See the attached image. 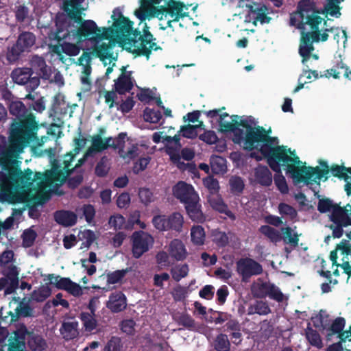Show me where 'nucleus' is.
<instances>
[{
    "mask_svg": "<svg viewBox=\"0 0 351 351\" xmlns=\"http://www.w3.org/2000/svg\"><path fill=\"white\" fill-rule=\"evenodd\" d=\"M150 157L140 158L134 164L133 167V171L134 173H138L140 171L145 170L150 162Z\"/></svg>",
    "mask_w": 351,
    "mask_h": 351,
    "instance_id": "64",
    "label": "nucleus"
},
{
    "mask_svg": "<svg viewBox=\"0 0 351 351\" xmlns=\"http://www.w3.org/2000/svg\"><path fill=\"white\" fill-rule=\"evenodd\" d=\"M22 217V210L14 209L12 215L8 217L3 222L0 221V228L8 230L13 227L15 223H18Z\"/></svg>",
    "mask_w": 351,
    "mask_h": 351,
    "instance_id": "40",
    "label": "nucleus"
},
{
    "mask_svg": "<svg viewBox=\"0 0 351 351\" xmlns=\"http://www.w3.org/2000/svg\"><path fill=\"white\" fill-rule=\"evenodd\" d=\"M267 296L277 302H282L284 300V295L278 287L273 284L270 285Z\"/></svg>",
    "mask_w": 351,
    "mask_h": 351,
    "instance_id": "62",
    "label": "nucleus"
},
{
    "mask_svg": "<svg viewBox=\"0 0 351 351\" xmlns=\"http://www.w3.org/2000/svg\"><path fill=\"white\" fill-rule=\"evenodd\" d=\"M138 196L141 202L145 205L154 201L153 193L150 190L146 188L139 189Z\"/></svg>",
    "mask_w": 351,
    "mask_h": 351,
    "instance_id": "60",
    "label": "nucleus"
},
{
    "mask_svg": "<svg viewBox=\"0 0 351 351\" xmlns=\"http://www.w3.org/2000/svg\"><path fill=\"white\" fill-rule=\"evenodd\" d=\"M185 208L192 221L197 223H202L205 221L206 217L201 210L199 201L189 202L185 204Z\"/></svg>",
    "mask_w": 351,
    "mask_h": 351,
    "instance_id": "25",
    "label": "nucleus"
},
{
    "mask_svg": "<svg viewBox=\"0 0 351 351\" xmlns=\"http://www.w3.org/2000/svg\"><path fill=\"white\" fill-rule=\"evenodd\" d=\"M317 208L321 213H330V220L332 222L341 223L347 221V211L351 210V205L347 204L345 207L342 208L335 204L329 199H321L319 200Z\"/></svg>",
    "mask_w": 351,
    "mask_h": 351,
    "instance_id": "9",
    "label": "nucleus"
},
{
    "mask_svg": "<svg viewBox=\"0 0 351 351\" xmlns=\"http://www.w3.org/2000/svg\"><path fill=\"white\" fill-rule=\"evenodd\" d=\"M36 232L32 228L24 231L23 234V245L26 247L32 246L36 238Z\"/></svg>",
    "mask_w": 351,
    "mask_h": 351,
    "instance_id": "56",
    "label": "nucleus"
},
{
    "mask_svg": "<svg viewBox=\"0 0 351 351\" xmlns=\"http://www.w3.org/2000/svg\"><path fill=\"white\" fill-rule=\"evenodd\" d=\"M74 155L75 154L69 153L64 156L63 167L53 164L51 170L47 171L45 174L33 172L34 177L30 180L29 183L38 189L42 197L53 192L56 186L62 184L66 180L68 171L71 170V162Z\"/></svg>",
    "mask_w": 351,
    "mask_h": 351,
    "instance_id": "5",
    "label": "nucleus"
},
{
    "mask_svg": "<svg viewBox=\"0 0 351 351\" xmlns=\"http://www.w3.org/2000/svg\"><path fill=\"white\" fill-rule=\"evenodd\" d=\"M36 41L35 36L30 32L21 34L15 45L8 51L7 58L10 62L16 61L20 54L25 51H29L34 45Z\"/></svg>",
    "mask_w": 351,
    "mask_h": 351,
    "instance_id": "12",
    "label": "nucleus"
},
{
    "mask_svg": "<svg viewBox=\"0 0 351 351\" xmlns=\"http://www.w3.org/2000/svg\"><path fill=\"white\" fill-rule=\"evenodd\" d=\"M180 134H177L174 136H165L163 140L165 151L169 156L172 162L175 164L180 165V150L182 145L180 143Z\"/></svg>",
    "mask_w": 351,
    "mask_h": 351,
    "instance_id": "20",
    "label": "nucleus"
},
{
    "mask_svg": "<svg viewBox=\"0 0 351 351\" xmlns=\"http://www.w3.org/2000/svg\"><path fill=\"white\" fill-rule=\"evenodd\" d=\"M82 164L83 163H81L79 160L78 163L75 166V167L68 171L66 178H68V184L71 188H75L83 180L82 173L78 171V167Z\"/></svg>",
    "mask_w": 351,
    "mask_h": 351,
    "instance_id": "35",
    "label": "nucleus"
},
{
    "mask_svg": "<svg viewBox=\"0 0 351 351\" xmlns=\"http://www.w3.org/2000/svg\"><path fill=\"white\" fill-rule=\"evenodd\" d=\"M93 314L88 313H82L81 319L85 330L87 331H92L96 327V320L93 316Z\"/></svg>",
    "mask_w": 351,
    "mask_h": 351,
    "instance_id": "51",
    "label": "nucleus"
},
{
    "mask_svg": "<svg viewBox=\"0 0 351 351\" xmlns=\"http://www.w3.org/2000/svg\"><path fill=\"white\" fill-rule=\"evenodd\" d=\"M343 1L328 0L322 8L311 0H302L298 4L297 12L291 14L290 25L302 30L299 53L302 58V63L307 68L312 66L313 61L319 59V56L313 53V43L327 40L328 32L334 34V39L337 43L341 36L343 39V47H346L348 40L346 32L339 27H329L325 19L328 14L336 18L341 16L339 4Z\"/></svg>",
    "mask_w": 351,
    "mask_h": 351,
    "instance_id": "4",
    "label": "nucleus"
},
{
    "mask_svg": "<svg viewBox=\"0 0 351 351\" xmlns=\"http://www.w3.org/2000/svg\"><path fill=\"white\" fill-rule=\"evenodd\" d=\"M291 151H294L295 152V154L297 157L298 158V160L302 162V165H304V171H298V176L300 177V180L297 182H294L291 176H289L286 171L285 169H282L280 171H278L275 172L279 173L278 174H276L274 176V184L277 188V189L280 192V193L285 195L287 194L289 191V186L287 184V180L285 177L281 174V172L284 171L285 172V174L288 178L291 179L293 184L295 186H301V185H313V184H319V181L321 179L325 177V179H326V175L328 173V167L326 165V163H324L322 167H324L323 169L320 170L318 167L313 168L311 167L306 166V162H302L300 160L299 156L297 154V152L295 149H291L289 148ZM271 169L274 171V170L271 167Z\"/></svg>",
    "mask_w": 351,
    "mask_h": 351,
    "instance_id": "6",
    "label": "nucleus"
},
{
    "mask_svg": "<svg viewBox=\"0 0 351 351\" xmlns=\"http://www.w3.org/2000/svg\"><path fill=\"white\" fill-rule=\"evenodd\" d=\"M214 347L217 351H229L230 343L227 335H219L215 340Z\"/></svg>",
    "mask_w": 351,
    "mask_h": 351,
    "instance_id": "48",
    "label": "nucleus"
},
{
    "mask_svg": "<svg viewBox=\"0 0 351 351\" xmlns=\"http://www.w3.org/2000/svg\"><path fill=\"white\" fill-rule=\"evenodd\" d=\"M54 218L58 223L66 227L73 226L77 221V216L73 212L64 210L56 211Z\"/></svg>",
    "mask_w": 351,
    "mask_h": 351,
    "instance_id": "28",
    "label": "nucleus"
},
{
    "mask_svg": "<svg viewBox=\"0 0 351 351\" xmlns=\"http://www.w3.org/2000/svg\"><path fill=\"white\" fill-rule=\"evenodd\" d=\"M250 179L256 184L268 186L272 183V174L267 167L259 165L254 169Z\"/></svg>",
    "mask_w": 351,
    "mask_h": 351,
    "instance_id": "21",
    "label": "nucleus"
},
{
    "mask_svg": "<svg viewBox=\"0 0 351 351\" xmlns=\"http://www.w3.org/2000/svg\"><path fill=\"white\" fill-rule=\"evenodd\" d=\"M144 120L147 122L156 123L162 118L161 112L149 108H146L143 112Z\"/></svg>",
    "mask_w": 351,
    "mask_h": 351,
    "instance_id": "49",
    "label": "nucleus"
},
{
    "mask_svg": "<svg viewBox=\"0 0 351 351\" xmlns=\"http://www.w3.org/2000/svg\"><path fill=\"white\" fill-rule=\"evenodd\" d=\"M9 110L11 114L17 119L23 118L26 113V108L21 101H12L9 106Z\"/></svg>",
    "mask_w": 351,
    "mask_h": 351,
    "instance_id": "42",
    "label": "nucleus"
},
{
    "mask_svg": "<svg viewBox=\"0 0 351 351\" xmlns=\"http://www.w3.org/2000/svg\"><path fill=\"white\" fill-rule=\"evenodd\" d=\"M346 236L351 239V230L345 231ZM332 267L340 266L349 276H351V241L343 240L330 254Z\"/></svg>",
    "mask_w": 351,
    "mask_h": 351,
    "instance_id": "8",
    "label": "nucleus"
},
{
    "mask_svg": "<svg viewBox=\"0 0 351 351\" xmlns=\"http://www.w3.org/2000/svg\"><path fill=\"white\" fill-rule=\"evenodd\" d=\"M128 269L117 270L107 276V282L108 284H115L119 282L127 274Z\"/></svg>",
    "mask_w": 351,
    "mask_h": 351,
    "instance_id": "58",
    "label": "nucleus"
},
{
    "mask_svg": "<svg viewBox=\"0 0 351 351\" xmlns=\"http://www.w3.org/2000/svg\"><path fill=\"white\" fill-rule=\"evenodd\" d=\"M57 30L56 32V38L58 40H63V42L59 45H56L53 47V51L58 56L59 60L63 62L66 63L69 62H73L76 64L71 58H65L62 55V53L69 56H77L82 49V43H75L73 40H70L66 38L60 37L59 33L63 29H65V26L62 23L60 18H58L56 21Z\"/></svg>",
    "mask_w": 351,
    "mask_h": 351,
    "instance_id": "7",
    "label": "nucleus"
},
{
    "mask_svg": "<svg viewBox=\"0 0 351 351\" xmlns=\"http://www.w3.org/2000/svg\"><path fill=\"white\" fill-rule=\"evenodd\" d=\"M191 241L196 245H202L205 241V231L201 226H193L191 229Z\"/></svg>",
    "mask_w": 351,
    "mask_h": 351,
    "instance_id": "37",
    "label": "nucleus"
},
{
    "mask_svg": "<svg viewBox=\"0 0 351 351\" xmlns=\"http://www.w3.org/2000/svg\"><path fill=\"white\" fill-rule=\"evenodd\" d=\"M199 138L204 143L213 145L218 141V137L216 133L212 130H207L203 134H200Z\"/></svg>",
    "mask_w": 351,
    "mask_h": 351,
    "instance_id": "59",
    "label": "nucleus"
},
{
    "mask_svg": "<svg viewBox=\"0 0 351 351\" xmlns=\"http://www.w3.org/2000/svg\"><path fill=\"white\" fill-rule=\"evenodd\" d=\"M84 0H67L64 3V11L68 18L62 23L65 26L59 36L66 38L75 43H86L100 60L110 64L116 56L113 47L119 43L126 51L149 58L152 51L157 50L155 39L149 32L146 20L156 17L160 21L162 29L171 28L188 14L189 7L180 1L170 0L160 8L156 5L162 0H140V6L134 11V15L140 21L143 34L133 30V23L125 17L119 8H115L111 16L112 25L109 27H99L93 20H85L81 23L82 3Z\"/></svg>",
    "mask_w": 351,
    "mask_h": 351,
    "instance_id": "1",
    "label": "nucleus"
},
{
    "mask_svg": "<svg viewBox=\"0 0 351 351\" xmlns=\"http://www.w3.org/2000/svg\"><path fill=\"white\" fill-rule=\"evenodd\" d=\"M26 327L24 325L17 326L13 335H11L7 343L2 346L0 351H25L24 336Z\"/></svg>",
    "mask_w": 351,
    "mask_h": 351,
    "instance_id": "17",
    "label": "nucleus"
},
{
    "mask_svg": "<svg viewBox=\"0 0 351 351\" xmlns=\"http://www.w3.org/2000/svg\"><path fill=\"white\" fill-rule=\"evenodd\" d=\"M189 288L178 285L176 287L173 291L172 295L175 300L181 301L184 300L189 295Z\"/></svg>",
    "mask_w": 351,
    "mask_h": 351,
    "instance_id": "57",
    "label": "nucleus"
},
{
    "mask_svg": "<svg viewBox=\"0 0 351 351\" xmlns=\"http://www.w3.org/2000/svg\"><path fill=\"white\" fill-rule=\"evenodd\" d=\"M169 229L181 232L184 223L183 216L180 213H173L168 217Z\"/></svg>",
    "mask_w": 351,
    "mask_h": 351,
    "instance_id": "39",
    "label": "nucleus"
},
{
    "mask_svg": "<svg viewBox=\"0 0 351 351\" xmlns=\"http://www.w3.org/2000/svg\"><path fill=\"white\" fill-rule=\"evenodd\" d=\"M271 312L270 308L266 302L256 300L248 307V314H258L265 315Z\"/></svg>",
    "mask_w": 351,
    "mask_h": 351,
    "instance_id": "36",
    "label": "nucleus"
},
{
    "mask_svg": "<svg viewBox=\"0 0 351 351\" xmlns=\"http://www.w3.org/2000/svg\"><path fill=\"white\" fill-rule=\"evenodd\" d=\"M313 322L315 327L322 328L326 330L328 324V317L324 311H320L319 314L313 317Z\"/></svg>",
    "mask_w": 351,
    "mask_h": 351,
    "instance_id": "53",
    "label": "nucleus"
},
{
    "mask_svg": "<svg viewBox=\"0 0 351 351\" xmlns=\"http://www.w3.org/2000/svg\"><path fill=\"white\" fill-rule=\"evenodd\" d=\"M38 126L33 117L28 116L18 122L12 123L9 131V143L7 138L0 135V198L7 201L23 199L24 196L16 197L13 183H18L17 178L24 184L25 180L33 179V171L19 169L20 161L17 160L23 149L29 145L36 149L49 140V136L38 138L36 136Z\"/></svg>",
    "mask_w": 351,
    "mask_h": 351,
    "instance_id": "3",
    "label": "nucleus"
},
{
    "mask_svg": "<svg viewBox=\"0 0 351 351\" xmlns=\"http://www.w3.org/2000/svg\"><path fill=\"white\" fill-rule=\"evenodd\" d=\"M27 339V344L29 348L34 351H42L45 349V342L43 338L34 334L28 332L26 329V333L24 336V346H25V340Z\"/></svg>",
    "mask_w": 351,
    "mask_h": 351,
    "instance_id": "31",
    "label": "nucleus"
},
{
    "mask_svg": "<svg viewBox=\"0 0 351 351\" xmlns=\"http://www.w3.org/2000/svg\"><path fill=\"white\" fill-rule=\"evenodd\" d=\"M259 230L273 243H277L282 240L281 232L269 226H262Z\"/></svg>",
    "mask_w": 351,
    "mask_h": 351,
    "instance_id": "38",
    "label": "nucleus"
},
{
    "mask_svg": "<svg viewBox=\"0 0 351 351\" xmlns=\"http://www.w3.org/2000/svg\"><path fill=\"white\" fill-rule=\"evenodd\" d=\"M4 277L0 278V291L4 290V295L12 294L19 285V271L12 264L3 267Z\"/></svg>",
    "mask_w": 351,
    "mask_h": 351,
    "instance_id": "14",
    "label": "nucleus"
},
{
    "mask_svg": "<svg viewBox=\"0 0 351 351\" xmlns=\"http://www.w3.org/2000/svg\"><path fill=\"white\" fill-rule=\"evenodd\" d=\"M239 6L246 8L248 10V14L245 19L246 22L252 21L255 25L258 22L261 24L269 23L271 19L267 16V8L264 5L252 3L250 0H239Z\"/></svg>",
    "mask_w": 351,
    "mask_h": 351,
    "instance_id": "10",
    "label": "nucleus"
},
{
    "mask_svg": "<svg viewBox=\"0 0 351 351\" xmlns=\"http://www.w3.org/2000/svg\"><path fill=\"white\" fill-rule=\"evenodd\" d=\"M306 337L308 342L313 346L321 348L323 346L322 341L319 334L311 328H307L306 330Z\"/></svg>",
    "mask_w": 351,
    "mask_h": 351,
    "instance_id": "44",
    "label": "nucleus"
},
{
    "mask_svg": "<svg viewBox=\"0 0 351 351\" xmlns=\"http://www.w3.org/2000/svg\"><path fill=\"white\" fill-rule=\"evenodd\" d=\"M218 123L221 130L230 132L232 141L245 149L258 150L261 156L255 152L251 157L261 160L267 158L270 167L279 171L285 169L294 182L300 180L298 171H304V165L298 160L295 152L287 146L279 145L277 138L269 137L266 131L258 125L257 121L251 116H229L223 112Z\"/></svg>",
    "mask_w": 351,
    "mask_h": 351,
    "instance_id": "2",
    "label": "nucleus"
},
{
    "mask_svg": "<svg viewBox=\"0 0 351 351\" xmlns=\"http://www.w3.org/2000/svg\"><path fill=\"white\" fill-rule=\"evenodd\" d=\"M132 253L133 256L138 258L152 246L154 239L152 237L145 232H135L132 235Z\"/></svg>",
    "mask_w": 351,
    "mask_h": 351,
    "instance_id": "16",
    "label": "nucleus"
},
{
    "mask_svg": "<svg viewBox=\"0 0 351 351\" xmlns=\"http://www.w3.org/2000/svg\"><path fill=\"white\" fill-rule=\"evenodd\" d=\"M230 190L235 194L241 193L244 189V182L243 179L237 176H232L229 180Z\"/></svg>",
    "mask_w": 351,
    "mask_h": 351,
    "instance_id": "50",
    "label": "nucleus"
},
{
    "mask_svg": "<svg viewBox=\"0 0 351 351\" xmlns=\"http://www.w3.org/2000/svg\"><path fill=\"white\" fill-rule=\"evenodd\" d=\"M32 69L41 76L43 79H49L52 73V69L47 66L45 60L38 56H34L30 60Z\"/></svg>",
    "mask_w": 351,
    "mask_h": 351,
    "instance_id": "23",
    "label": "nucleus"
},
{
    "mask_svg": "<svg viewBox=\"0 0 351 351\" xmlns=\"http://www.w3.org/2000/svg\"><path fill=\"white\" fill-rule=\"evenodd\" d=\"M123 135H119L117 138H108L105 141L99 135L94 136L92 138V145L88 148L84 157L80 159L81 163L90 157H93L97 153L107 149L114 147V145H120L123 142Z\"/></svg>",
    "mask_w": 351,
    "mask_h": 351,
    "instance_id": "11",
    "label": "nucleus"
},
{
    "mask_svg": "<svg viewBox=\"0 0 351 351\" xmlns=\"http://www.w3.org/2000/svg\"><path fill=\"white\" fill-rule=\"evenodd\" d=\"M91 53L84 52L77 60V64L80 68V83L82 91L85 93L89 92L92 88L91 74Z\"/></svg>",
    "mask_w": 351,
    "mask_h": 351,
    "instance_id": "15",
    "label": "nucleus"
},
{
    "mask_svg": "<svg viewBox=\"0 0 351 351\" xmlns=\"http://www.w3.org/2000/svg\"><path fill=\"white\" fill-rule=\"evenodd\" d=\"M126 306V298L121 292L111 294L107 303V307L112 312L121 311Z\"/></svg>",
    "mask_w": 351,
    "mask_h": 351,
    "instance_id": "26",
    "label": "nucleus"
},
{
    "mask_svg": "<svg viewBox=\"0 0 351 351\" xmlns=\"http://www.w3.org/2000/svg\"><path fill=\"white\" fill-rule=\"evenodd\" d=\"M282 239L286 244H289L290 246L295 247L298 245V234L295 229L290 227L282 228L281 229Z\"/></svg>",
    "mask_w": 351,
    "mask_h": 351,
    "instance_id": "34",
    "label": "nucleus"
},
{
    "mask_svg": "<svg viewBox=\"0 0 351 351\" xmlns=\"http://www.w3.org/2000/svg\"><path fill=\"white\" fill-rule=\"evenodd\" d=\"M169 253L171 257L177 261L184 260L187 254L184 243L179 239H174L170 243Z\"/></svg>",
    "mask_w": 351,
    "mask_h": 351,
    "instance_id": "27",
    "label": "nucleus"
},
{
    "mask_svg": "<svg viewBox=\"0 0 351 351\" xmlns=\"http://www.w3.org/2000/svg\"><path fill=\"white\" fill-rule=\"evenodd\" d=\"M189 271V267L186 264H180L172 267L171 274L176 281H180L188 275Z\"/></svg>",
    "mask_w": 351,
    "mask_h": 351,
    "instance_id": "46",
    "label": "nucleus"
},
{
    "mask_svg": "<svg viewBox=\"0 0 351 351\" xmlns=\"http://www.w3.org/2000/svg\"><path fill=\"white\" fill-rule=\"evenodd\" d=\"M31 69H21L19 68L14 69L12 72V78L13 81L19 84H33V88L37 87L39 84V80L38 79L32 78L30 80Z\"/></svg>",
    "mask_w": 351,
    "mask_h": 351,
    "instance_id": "22",
    "label": "nucleus"
},
{
    "mask_svg": "<svg viewBox=\"0 0 351 351\" xmlns=\"http://www.w3.org/2000/svg\"><path fill=\"white\" fill-rule=\"evenodd\" d=\"M109 169L110 167L107 158H102L95 167V173L98 176H104L108 172Z\"/></svg>",
    "mask_w": 351,
    "mask_h": 351,
    "instance_id": "61",
    "label": "nucleus"
},
{
    "mask_svg": "<svg viewBox=\"0 0 351 351\" xmlns=\"http://www.w3.org/2000/svg\"><path fill=\"white\" fill-rule=\"evenodd\" d=\"M77 326L76 322H64L60 329L63 338L66 340L75 338L78 334Z\"/></svg>",
    "mask_w": 351,
    "mask_h": 351,
    "instance_id": "33",
    "label": "nucleus"
},
{
    "mask_svg": "<svg viewBox=\"0 0 351 351\" xmlns=\"http://www.w3.org/2000/svg\"><path fill=\"white\" fill-rule=\"evenodd\" d=\"M208 202L210 206L217 212L225 214L228 217L232 220L235 219L234 215L228 209V206L224 203L221 197L217 193L215 195H210L208 197Z\"/></svg>",
    "mask_w": 351,
    "mask_h": 351,
    "instance_id": "24",
    "label": "nucleus"
},
{
    "mask_svg": "<svg viewBox=\"0 0 351 351\" xmlns=\"http://www.w3.org/2000/svg\"><path fill=\"white\" fill-rule=\"evenodd\" d=\"M203 126V123L201 122L198 125H187L182 126L179 132L180 136L187 138H194L197 136V129Z\"/></svg>",
    "mask_w": 351,
    "mask_h": 351,
    "instance_id": "45",
    "label": "nucleus"
},
{
    "mask_svg": "<svg viewBox=\"0 0 351 351\" xmlns=\"http://www.w3.org/2000/svg\"><path fill=\"white\" fill-rule=\"evenodd\" d=\"M45 280H49L50 284L56 285L57 288L60 289H64L65 291L71 282L69 278H62L59 276H55L53 274H49L47 276Z\"/></svg>",
    "mask_w": 351,
    "mask_h": 351,
    "instance_id": "41",
    "label": "nucleus"
},
{
    "mask_svg": "<svg viewBox=\"0 0 351 351\" xmlns=\"http://www.w3.org/2000/svg\"><path fill=\"white\" fill-rule=\"evenodd\" d=\"M205 187L209 191L210 195L217 194L219 189V184L217 180L211 176H208L203 180Z\"/></svg>",
    "mask_w": 351,
    "mask_h": 351,
    "instance_id": "54",
    "label": "nucleus"
},
{
    "mask_svg": "<svg viewBox=\"0 0 351 351\" xmlns=\"http://www.w3.org/2000/svg\"><path fill=\"white\" fill-rule=\"evenodd\" d=\"M51 293V290L49 285H43L32 292L31 298L36 302H43L45 300Z\"/></svg>",
    "mask_w": 351,
    "mask_h": 351,
    "instance_id": "43",
    "label": "nucleus"
},
{
    "mask_svg": "<svg viewBox=\"0 0 351 351\" xmlns=\"http://www.w3.org/2000/svg\"><path fill=\"white\" fill-rule=\"evenodd\" d=\"M125 218L119 214L114 215L109 219V225L115 230L121 229L125 224Z\"/></svg>",
    "mask_w": 351,
    "mask_h": 351,
    "instance_id": "63",
    "label": "nucleus"
},
{
    "mask_svg": "<svg viewBox=\"0 0 351 351\" xmlns=\"http://www.w3.org/2000/svg\"><path fill=\"white\" fill-rule=\"evenodd\" d=\"M119 135H123V142L120 145H114V148L118 149V154L125 162L129 163L141 153V147L145 145L143 143H136L127 137L125 133H121Z\"/></svg>",
    "mask_w": 351,
    "mask_h": 351,
    "instance_id": "13",
    "label": "nucleus"
},
{
    "mask_svg": "<svg viewBox=\"0 0 351 351\" xmlns=\"http://www.w3.org/2000/svg\"><path fill=\"white\" fill-rule=\"evenodd\" d=\"M152 222L154 227L158 230L165 231L169 230L168 217L165 215L155 216L152 219Z\"/></svg>",
    "mask_w": 351,
    "mask_h": 351,
    "instance_id": "52",
    "label": "nucleus"
},
{
    "mask_svg": "<svg viewBox=\"0 0 351 351\" xmlns=\"http://www.w3.org/2000/svg\"><path fill=\"white\" fill-rule=\"evenodd\" d=\"M237 271L242 276L243 280H247L252 276L262 273V266L253 259L241 258L237 263Z\"/></svg>",
    "mask_w": 351,
    "mask_h": 351,
    "instance_id": "18",
    "label": "nucleus"
},
{
    "mask_svg": "<svg viewBox=\"0 0 351 351\" xmlns=\"http://www.w3.org/2000/svg\"><path fill=\"white\" fill-rule=\"evenodd\" d=\"M210 165L214 174L223 175L227 172L226 160L221 156L212 155Z\"/></svg>",
    "mask_w": 351,
    "mask_h": 351,
    "instance_id": "30",
    "label": "nucleus"
},
{
    "mask_svg": "<svg viewBox=\"0 0 351 351\" xmlns=\"http://www.w3.org/2000/svg\"><path fill=\"white\" fill-rule=\"evenodd\" d=\"M174 196L186 204L190 201H199L198 194L192 185L184 182H179L173 188Z\"/></svg>",
    "mask_w": 351,
    "mask_h": 351,
    "instance_id": "19",
    "label": "nucleus"
},
{
    "mask_svg": "<svg viewBox=\"0 0 351 351\" xmlns=\"http://www.w3.org/2000/svg\"><path fill=\"white\" fill-rule=\"evenodd\" d=\"M114 86L117 92L119 94H124L129 91L133 86L131 74L128 72L122 73L115 82Z\"/></svg>",
    "mask_w": 351,
    "mask_h": 351,
    "instance_id": "29",
    "label": "nucleus"
},
{
    "mask_svg": "<svg viewBox=\"0 0 351 351\" xmlns=\"http://www.w3.org/2000/svg\"><path fill=\"white\" fill-rule=\"evenodd\" d=\"M271 283L261 279L255 281L251 287L252 293L255 298H264L267 296Z\"/></svg>",
    "mask_w": 351,
    "mask_h": 351,
    "instance_id": "32",
    "label": "nucleus"
},
{
    "mask_svg": "<svg viewBox=\"0 0 351 351\" xmlns=\"http://www.w3.org/2000/svg\"><path fill=\"white\" fill-rule=\"evenodd\" d=\"M278 211L282 217H286L291 219L295 218L297 216V212L295 209L285 203H280L279 204Z\"/></svg>",
    "mask_w": 351,
    "mask_h": 351,
    "instance_id": "55",
    "label": "nucleus"
},
{
    "mask_svg": "<svg viewBox=\"0 0 351 351\" xmlns=\"http://www.w3.org/2000/svg\"><path fill=\"white\" fill-rule=\"evenodd\" d=\"M346 324V321L342 317H337L335 320L332 321L331 324L326 330L328 331L327 335L328 336L335 335V334H340L341 332L344 328Z\"/></svg>",
    "mask_w": 351,
    "mask_h": 351,
    "instance_id": "47",
    "label": "nucleus"
}]
</instances>
